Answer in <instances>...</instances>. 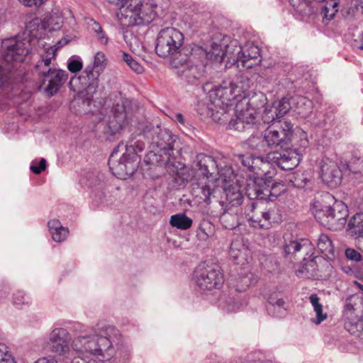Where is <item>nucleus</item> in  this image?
<instances>
[{
    "mask_svg": "<svg viewBox=\"0 0 363 363\" xmlns=\"http://www.w3.org/2000/svg\"><path fill=\"white\" fill-rule=\"evenodd\" d=\"M121 340L116 327L100 323L82 331L72 340L67 330L55 328L49 333L45 347L55 357L62 358H68L72 350L79 354L95 356L104 363H127L130 351L121 345Z\"/></svg>",
    "mask_w": 363,
    "mask_h": 363,
    "instance_id": "f257e3e1",
    "label": "nucleus"
},
{
    "mask_svg": "<svg viewBox=\"0 0 363 363\" xmlns=\"http://www.w3.org/2000/svg\"><path fill=\"white\" fill-rule=\"evenodd\" d=\"M146 137L151 135L150 150L146 154L145 162L151 165H164L169 174L175 176L174 182H187L190 173L188 167L178 161H172V154L177 136L166 128L160 125L144 130Z\"/></svg>",
    "mask_w": 363,
    "mask_h": 363,
    "instance_id": "f03ea898",
    "label": "nucleus"
},
{
    "mask_svg": "<svg viewBox=\"0 0 363 363\" xmlns=\"http://www.w3.org/2000/svg\"><path fill=\"white\" fill-rule=\"evenodd\" d=\"M228 42V38L225 37L218 40L214 39L209 51L199 46L192 48L191 50H185L180 54L181 57H179V60H184L187 58L188 54H190L191 65L187 69L179 70V75L185 79L188 83L194 84L205 73L207 59L219 63L227 61L234 64L235 60L234 57L235 46L238 42L233 40L230 44Z\"/></svg>",
    "mask_w": 363,
    "mask_h": 363,
    "instance_id": "7ed1b4c3",
    "label": "nucleus"
},
{
    "mask_svg": "<svg viewBox=\"0 0 363 363\" xmlns=\"http://www.w3.org/2000/svg\"><path fill=\"white\" fill-rule=\"evenodd\" d=\"M248 87V80L241 78L238 84H231L227 81L211 89L209 97L199 101L196 106L198 113L203 118H211L215 122L223 123L228 119V112L233 105L236 91Z\"/></svg>",
    "mask_w": 363,
    "mask_h": 363,
    "instance_id": "20e7f679",
    "label": "nucleus"
},
{
    "mask_svg": "<svg viewBox=\"0 0 363 363\" xmlns=\"http://www.w3.org/2000/svg\"><path fill=\"white\" fill-rule=\"evenodd\" d=\"M184 43V35L182 32L173 27H167L162 29L157 38L155 52L161 57L171 56L170 64L172 67L177 69V74L181 69H187L189 67L190 54L187 58L182 61L179 60L180 54L185 50H191L192 48H182Z\"/></svg>",
    "mask_w": 363,
    "mask_h": 363,
    "instance_id": "39448f33",
    "label": "nucleus"
},
{
    "mask_svg": "<svg viewBox=\"0 0 363 363\" xmlns=\"http://www.w3.org/2000/svg\"><path fill=\"white\" fill-rule=\"evenodd\" d=\"M145 145L140 140L133 144H118L112 151L108 166L111 173L118 179L125 180L131 176L138 167V157L137 152H142Z\"/></svg>",
    "mask_w": 363,
    "mask_h": 363,
    "instance_id": "423d86ee",
    "label": "nucleus"
},
{
    "mask_svg": "<svg viewBox=\"0 0 363 363\" xmlns=\"http://www.w3.org/2000/svg\"><path fill=\"white\" fill-rule=\"evenodd\" d=\"M40 26L43 27L40 21L33 19L27 23L23 35H18L4 41L6 48L4 59L8 62H23L31 52V42L37 38Z\"/></svg>",
    "mask_w": 363,
    "mask_h": 363,
    "instance_id": "0eeeda50",
    "label": "nucleus"
},
{
    "mask_svg": "<svg viewBox=\"0 0 363 363\" xmlns=\"http://www.w3.org/2000/svg\"><path fill=\"white\" fill-rule=\"evenodd\" d=\"M219 165L215 157L204 153L198 154L194 160L196 175L192 177V171L188 168L190 176L187 182H192L194 177L206 179L209 182H232L234 179L232 167L219 169Z\"/></svg>",
    "mask_w": 363,
    "mask_h": 363,
    "instance_id": "6e6552de",
    "label": "nucleus"
},
{
    "mask_svg": "<svg viewBox=\"0 0 363 363\" xmlns=\"http://www.w3.org/2000/svg\"><path fill=\"white\" fill-rule=\"evenodd\" d=\"M157 7L155 0H128L121 13V23L126 26L147 25L155 18Z\"/></svg>",
    "mask_w": 363,
    "mask_h": 363,
    "instance_id": "1a4fd4ad",
    "label": "nucleus"
},
{
    "mask_svg": "<svg viewBox=\"0 0 363 363\" xmlns=\"http://www.w3.org/2000/svg\"><path fill=\"white\" fill-rule=\"evenodd\" d=\"M314 216L323 225L332 230H342L347 222L348 210L347 206L341 201H335L333 206H325L318 208L315 206Z\"/></svg>",
    "mask_w": 363,
    "mask_h": 363,
    "instance_id": "9d476101",
    "label": "nucleus"
},
{
    "mask_svg": "<svg viewBox=\"0 0 363 363\" xmlns=\"http://www.w3.org/2000/svg\"><path fill=\"white\" fill-rule=\"evenodd\" d=\"M193 279L201 290L219 289L224 283V275L216 265H199L194 272Z\"/></svg>",
    "mask_w": 363,
    "mask_h": 363,
    "instance_id": "9b49d317",
    "label": "nucleus"
},
{
    "mask_svg": "<svg viewBox=\"0 0 363 363\" xmlns=\"http://www.w3.org/2000/svg\"><path fill=\"white\" fill-rule=\"evenodd\" d=\"M362 298L358 295L348 297L345 301L344 315L347 319L345 328L352 335L363 339V320H356L362 312Z\"/></svg>",
    "mask_w": 363,
    "mask_h": 363,
    "instance_id": "f8f14e48",
    "label": "nucleus"
},
{
    "mask_svg": "<svg viewBox=\"0 0 363 363\" xmlns=\"http://www.w3.org/2000/svg\"><path fill=\"white\" fill-rule=\"evenodd\" d=\"M293 133L294 125L290 121H274L264 131L265 142L268 147L286 144L291 141Z\"/></svg>",
    "mask_w": 363,
    "mask_h": 363,
    "instance_id": "ddd939ff",
    "label": "nucleus"
},
{
    "mask_svg": "<svg viewBox=\"0 0 363 363\" xmlns=\"http://www.w3.org/2000/svg\"><path fill=\"white\" fill-rule=\"evenodd\" d=\"M235 62L237 67L251 69L261 62L260 49L253 43L248 42L244 46H235Z\"/></svg>",
    "mask_w": 363,
    "mask_h": 363,
    "instance_id": "4468645a",
    "label": "nucleus"
},
{
    "mask_svg": "<svg viewBox=\"0 0 363 363\" xmlns=\"http://www.w3.org/2000/svg\"><path fill=\"white\" fill-rule=\"evenodd\" d=\"M241 78H245L248 80V87L245 89H241L240 91H236L238 96L235 98L234 102L241 101L243 99H246L248 98V101L247 104L248 105V108H253L257 112V110L262 108H265V107L268 105L267 103V99L264 93L259 91L255 92L251 90L252 82L251 80L246 76L240 75L238 76L235 81L228 82L229 84H238L240 81Z\"/></svg>",
    "mask_w": 363,
    "mask_h": 363,
    "instance_id": "2eb2a0df",
    "label": "nucleus"
},
{
    "mask_svg": "<svg viewBox=\"0 0 363 363\" xmlns=\"http://www.w3.org/2000/svg\"><path fill=\"white\" fill-rule=\"evenodd\" d=\"M261 123L258 113L253 108L242 109L236 115V118L229 122L230 129L238 131L252 130L254 132L259 128Z\"/></svg>",
    "mask_w": 363,
    "mask_h": 363,
    "instance_id": "dca6fc26",
    "label": "nucleus"
},
{
    "mask_svg": "<svg viewBox=\"0 0 363 363\" xmlns=\"http://www.w3.org/2000/svg\"><path fill=\"white\" fill-rule=\"evenodd\" d=\"M40 77L43 84L48 82L45 86V92L52 96L60 90L68 78L66 71L57 69L52 67H47L46 69L40 70Z\"/></svg>",
    "mask_w": 363,
    "mask_h": 363,
    "instance_id": "f3484780",
    "label": "nucleus"
},
{
    "mask_svg": "<svg viewBox=\"0 0 363 363\" xmlns=\"http://www.w3.org/2000/svg\"><path fill=\"white\" fill-rule=\"evenodd\" d=\"M245 214L253 228H269L271 225V211L262 210L257 203L252 201L245 208Z\"/></svg>",
    "mask_w": 363,
    "mask_h": 363,
    "instance_id": "a211bd4d",
    "label": "nucleus"
},
{
    "mask_svg": "<svg viewBox=\"0 0 363 363\" xmlns=\"http://www.w3.org/2000/svg\"><path fill=\"white\" fill-rule=\"evenodd\" d=\"M290 100L282 98L280 101L267 105L263 110L262 120L264 123H269L276 119L283 117L291 109Z\"/></svg>",
    "mask_w": 363,
    "mask_h": 363,
    "instance_id": "6ab92c4d",
    "label": "nucleus"
},
{
    "mask_svg": "<svg viewBox=\"0 0 363 363\" xmlns=\"http://www.w3.org/2000/svg\"><path fill=\"white\" fill-rule=\"evenodd\" d=\"M272 155V160L284 170L294 169L301 161V156L296 150H284L275 152Z\"/></svg>",
    "mask_w": 363,
    "mask_h": 363,
    "instance_id": "aec40b11",
    "label": "nucleus"
},
{
    "mask_svg": "<svg viewBox=\"0 0 363 363\" xmlns=\"http://www.w3.org/2000/svg\"><path fill=\"white\" fill-rule=\"evenodd\" d=\"M99 71L94 69V67H86L82 74L76 79L83 89L90 93H96L99 87Z\"/></svg>",
    "mask_w": 363,
    "mask_h": 363,
    "instance_id": "412c9836",
    "label": "nucleus"
},
{
    "mask_svg": "<svg viewBox=\"0 0 363 363\" xmlns=\"http://www.w3.org/2000/svg\"><path fill=\"white\" fill-rule=\"evenodd\" d=\"M267 183H247L245 187L246 194L250 199H264L269 196H275L272 191L276 189L278 184L283 183H272V185L267 186Z\"/></svg>",
    "mask_w": 363,
    "mask_h": 363,
    "instance_id": "4be33fe9",
    "label": "nucleus"
},
{
    "mask_svg": "<svg viewBox=\"0 0 363 363\" xmlns=\"http://www.w3.org/2000/svg\"><path fill=\"white\" fill-rule=\"evenodd\" d=\"M267 310L269 314L275 317H282L286 314V304L279 292H273L267 298Z\"/></svg>",
    "mask_w": 363,
    "mask_h": 363,
    "instance_id": "5701e85b",
    "label": "nucleus"
},
{
    "mask_svg": "<svg viewBox=\"0 0 363 363\" xmlns=\"http://www.w3.org/2000/svg\"><path fill=\"white\" fill-rule=\"evenodd\" d=\"M94 93H90L83 89H79L71 103V108L77 113H85L90 111V106L93 100Z\"/></svg>",
    "mask_w": 363,
    "mask_h": 363,
    "instance_id": "b1692460",
    "label": "nucleus"
},
{
    "mask_svg": "<svg viewBox=\"0 0 363 363\" xmlns=\"http://www.w3.org/2000/svg\"><path fill=\"white\" fill-rule=\"evenodd\" d=\"M223 193L226 201L232 206H240L243 199L240 183H225Z\"/></svg>",
    "mask_w": 363,
    "mask_h": 363,
    "instance_id": "393cba45",
    "label": "nucleus"
},
{
    "mask_svg": "<svg viewBox=\"0 0 363 363\" xmlns=\"http://www.w3.org/2000/svg\"><path fill=\"white\" fill-rule=\"evenodd\" d=\"M311 249V242L307 239H296L284 245L286 257H296L301 252H307Z\"/></svg>",
    "mask_w": 363,
    "mask_h": 363,
    "instance_id": "a878e982",
    "label": "nucleus"
},
{
    "mask_svg": "<svg viewBox=\"0 0 363 363\" xmlns=\"http://www.w3.org/2000/svg\"><path fill=\"white\" fill-rule=\"evenodd\" d=\"M48 228L52 240L57 242L65 241L69 233V229L63 227L58 219L50 220Z\"/></svg>",
    "mask_w": 363,
    "mask_h": 363,
    "instance_id": "bb28decb",
    "label": "nucleus"
},
{
    "mask_svg": "<svg viewBox=\"0 0 363 363\" xmlns=\"http://www.w3.org/2000/svg\"><path fill=\"white\" fill-rule=\"evenodd\" d=\"M113 118L109 122V128L113 131H118L127 123V113L123 104H116L113 108Z\"/></svg>",
    "mask_w": 363,
    "mask_h": 363,
    "instance_id": "cd10ccee",
    "label": "nucleus"
},
{
    "mask_svg": "<svg viewBox=\"0 0 363 363\" xmlns=\"http://www.w3.org/2000/svg\"><path fill=\"white\" fill-rule=\"evenodd\" d=\"M318 10L320 11L323 22L327 24L330 21L337 12L338 2L337 0H327L320 3Z\"/></svg>",
    "mask_w": 363,
    "mask_h": 363,
    "instance_id": "c85d7f7f",
    "label": "nucleus"
},
{
    "mask_svg": "<svg viewBox=\"0 0 363 363\" xmlns=\"http://www.w3.org/2000/svg\"><path fill=\"white\" fill-rule=\"evenodd\" d=\"M320 177L322 182H339L342 179V172L333 163L330 166L322 165Z\"/></svg>",
    "mask_w": 363,
    "mask_h": 363,
    "instance_id": "c756f323",
    "label": "nucleus"
},
{
    "mask_svg": "<svg viewBox=\"0 0 363 363\" xmlns=\"http://www.w3.org/2000/svg\"><path fill=\"white\" fill-rule=\"evenodd\" d=\"M219 307L226 313H235L241 309L242 303L238 297L228 296L221 298Z\"/></svg>",
    "mask_w": 363,
    "mask_h": 363,
    "instance_id": "7c9ffc66",
    "label": "nucleus"
},
{
    "mask_svg": "<svg viewBox=\"0 0 363 363\" xmlns=\"http://www.w3.org/2000/svg\"><path fill=\"white\" fill-rule=\"evenodd\" d=\"M293 8L303 17H310L318 11V5L311 0H303Z\"/></svg>",
    "mask_w": 363,
    "mask_h": 363,
    "instance_id": "2f4dec72",
    "label": "nucleus"
},
{
    "mask_svg": "<svg viewBox=\"0 0 363 363\" xmlns=\"http://www.w3.org/2000/svg\"><path fill=\"white\" fill-rule=\"evenodd\" d=\"M215 233V226L208 220L201 221L199 228L196 231V237L199 240L206 241L209 238L213 236Z\"/></svg>",
    "mask_w": 363,
    "mask_h": 363,
    "instance_id": "473e14b6",
    "label": "nucleus"
},
{
    "mask_svg": "<svg viewBox=\"0 0 363 363\" xmlns=\"http://www.w3.org/2000/svg\"><path fill=\"white\" fill-rule=\"evenodd\" d=\"M347 227L351 234L363 239V213L355 214L350 220Z\"/></svg>",
    "mask_w": 363,
    "mask_h": 363,
    "instance_id": "72a5a7b5",
    "label": "nucleus"
},
{
    "mask_svg": "<svg viewBox=\"0 0 363 363\" xmlns=\"http://www.w3.org/2000/svg\"><path fill=\"white\" fill-rule=\"evenodd\" d=\"M170 225L181 230H187L192 225V220L187 217L185 213H178L171 216Z\"/></svg>",
    "mask_w": 363,
    "mask_h": 363,
    "instance_id": "f704fd0d",
    "label": "nucleus"
},
{
    "mask_svg": "<svg viewBox=\"0 0 363 363\" xmlns=\"http://www.w3.org/2000/svg\"><path fill=\"white\" fill-rule=\"evenodd\" d=\"M309 301L316 314V318L313 320L315 324H320L327 318V314L323 313V306L320 303V298L316 294H313L309 296Z\"/></svg>",
    "mask_w": 363,
    "mask_h": 363,
    "instance_id": "c9c22d12",
    "label": "nucleus"
},
{
    "mask_svg": "<svg viewBox=\"0 0 363 363\" xmlns=\"http://www.w3.org/2000/svg\"><path fill=\"white\" fill-rule=\"evenodd\" d=\"M11 302L16 308L23 309L30 306L31 299L23 291L18 290L13 294Z\"/></svg>",
    "mask_w": 363,
    "mask_h": 363,
    "instance_id": "e433bc0d",
    "label": "nucleus"
},
{
    "mask_svg": "<svg viewBox=\"0 0 363 363\" xmlns=\"http://www.w3.org/2000/svg\"><path fill=\"white\" fill-rule=\"evenodd\" d=\"M245 145L252 150L258 151H266L268 147L265 142L264 135H252L245 143Z\"/></svg>",
    "mask_w": 363,
    "mask_h": 363,
    "instance_id": "4c0bfd02",
    "label": "nucleus"
},
{
    "mask_svg": "<svg viewBox=\"0 0 363 363\" xmlns=\"http://www.w3.org/2000/svg\"><path fill=\"white\" fill-rule=\"evenodd\" d=\"M55 46H57V48L50 47L48 48L45 57L38 62L36 68L38 70L40 74V70L46 69L47 67H51V61L55 57L56 50L61 46V42L59 41Z\"/></svg>",
    "mask_w": 363,
    "mask_h": 363,
    "instance_id": "58836bf2",
    "label": "nucleus"
},
{
    "mask_svg": "<svg viewBox=\"0 0 363 363\" xmlns=\"http://www.w3.org/2000/svg\"><path fill=\"white\" fill-rule=\"evenodd\" d=\"M318 249L325 255L333 254L334 248L330 238L325 234H320L317 241Z\"/></svg>",
    "mask_w": 363,
    "mask_h": 363,
    "instance_id": "ea45409f",
    "label": "nucleus"
},
{
    "mask_svg": "<svg viewBox=\"0 0 363 363\" xmlns=\"http://www.w3.org/2000/svg\"><path fill=\"white\" fill-rule=\"evenodd\" d=\"M220 220L225 229L233 230L238 226L237 216L230 213L222 214Z\"/></svg>",
    "mask_w": 363,
    "mask_h": 363,
    "instance_id": "a19ab883",
    "label": "nucleus"
},
{
    "mask_svg": "<svg viewBox=\"0 0 363 363\" xmlns=\"http://www.w3.org/2000/svg\"><path fill=\"white\" fill-rule=\"evenodd\" d=\"M0 363H16L15 358L8 347L0 342Z\"/></svg>",
    "mask_w": 363,
    "mask_h": 363,
    "instance_id": "79ce46f5",
    "label": "nucleus"
},
{
    "mask_svg": "<svg viewBox=\"0 0 363 363\" xmlns=\"http://www.w3.org/2000/svg\"><path fill=\"white\" fill-rule=\"evenodd\" d=\"M123 60L135 72L140 74L143 72V67L133 57L126 52H123Z\"/></svg>",
    "mask_w": 363,
    "mask_h": 363,
    "instance_id": "37998d69",
    "label": "nucleus"
},
{
    "mask_svg": "<svg viewBox=\"0 0 363 363\" xmlns=\"http://www.w3.org/2000/svg\"><path fill=\"white\" fill-rule=\"evenodd\" d=\"M240 245L238 242H233L231 243L229 254L230 257L233 259L235 262H236L237 264H240V259L241 258H244L243 255L244 253L242 250L238 248V246Z\"/></svg>",
    "mask_w": 363,
    "mask_h": 363,
    "instance_id": "c03bdc74",
    "label": "nucleus"
},
{
    "mask_svg": "<svg viewBox=\"0 0 363 363\" xmlns=\"http://www.w3.org/2000/svg\"><path fill=\"white\" fill-rule=\"evenodd\" d=\"M62 18L57 14L52 15L48 19V28L50 31L58 30L62 24Z\"/></svg>",
    "mask_w": 363,
    "mask_h": 363,
    "instance_id": "a18cd8bd",
    "label": "nucleus"
},
{
    "mask_svg": "<svg viewBox=\"0 0 363 363\" xmlns=\"http://www.w3.org/2000/svg\"><path fill=\"white\" fill-rule=\"evenodd\" d=\"M106 57L103 52H99L94 56V62L87 67H94V69L99 71L101 73L105 67Z\"/></svg>",
    "mask_w": 363,
    "mask_h": 363,
    "instance_id": "49530a36",
    "label": "nucleus"
},
{
    "mask_svg": "<svg viewBox=\"0 0 363 363\" xmlns=\"http://www.w3.org/2000/svg\"><path fill=\"white\" fill-rule=\"evenodd\" d=\"M47 166L46 160L41 158L40 160H33L30 164V169L35 174H40L45 169Z\"/></svg>",
    "mask_w": 363,
    "mask_h": 363,
    "instance_id": "de8ad7c7",
    "label": "nucleus"
},
{
    "mask_svg": "<svg viewBox=\"0 0 363 363\" xmlns=\"http://www.w3.org/2000/svg\"><path fill=\"white\" fill-rule=\"evenodd\" d=\"M92 29L96 33V37H97L98 40L100 41V43L104 45L107 44L108 40V37L103 32L101 26L98 23H96V22L94 23Z\"/></svg>",
    "mask_w": 363,
    "mask_h": 363,
    "instance_id": "09e8293b",
    "label": "nucleus"
},
{
    "mask_svg": "<svg viewBox=\"0 0 363 363\" xmlns=\"http://www.w3.org/2000/svg\"><path fill=\"white\" fill-rule=\"evenodd\" d=\"M83 67L82 62L78 60H70L68 62L67 68L72 72L76 73L79 72Z\"/></svg>",
    "mask_w": 363,
    "mask_h": 363,
    "instance_id": "8fccbe9b",
    "label": "nucleus"
},
{
    "mask_svg": "<svg viewBox=\"0 0 363 363\" xmlns=\"http://www.w3.org/2000/svg\"><path fill=\"white\" fill-rule=\"evenodd\" d=\"M345 256L347 259L354 262H359L362 259L361 254L356 250L352 248H348L345 250Z\"/></svg>",
    "mask_w": 363,
    "mask_h": 363,
    "instance_id": "3c124183",
    "label": "nucleus"
},
{
    "mask_svg": "<svg viewBox=\"0 0 363 363\" xmlns=\"http://www.w3.org/2000/svg\"><path fill=\"white\" fill-rule=\"evenodd\" d=\"M203 185L201 186V194L204 196V200L207 201L210 199L211 195L214 191V189L206 183H201Z\"/></svg>",
    "mask_w": 363,
    "mask_h": 363,
    "instance_id": "603ef678",
    "label": "nucleus"
},
{
    "mask_svg": "<svg viewBox=\"0 0 363 363\" xmlns=\"http://www.w3.org/2000/svg\"><path fill=\"white\" fill-rule=\"evenodd\" d=\"M21 4L27 7L37 6L39 7L44 4L48 0H18Z\"/></svg>",
    "mask_w": 363,
    "mask_h": 363,
    "instance_id": "864d4df0",
    "label": "nucleus"
},
{
    "mask_svg": "<svg viewBox=\"0 0 363 363\" xmlns=\"http://www.w3.org/2000/svg\"><path fill=\"white\" fill-rule=\"evenodd\" d=\"M10 290V286L8 284L0 285V302H3L6 299Z\"/></svg>",
    "mask_w": 363,
    "mask_h": 363,
    "instance_id": "5fc2aeb1",
    "label": "nucleus"
},
{
    "mask_svg": "<svg viewBox=\"0 0 363 363\" xmlns=\"http://www.w3.org/2000/svg\"><path fill=\"white\" fill-rule=\"evenodd\" d=\"M320 258L318 257V256H314L313 255H311L308 258L307 257H303V264L306 266V268L308 269L307 267L308 266H311V267H313V263H316L317 262V259H320Z\"/></svg>",
    "mask_w": 363,
    "mask_h": 363,
    "instance_id": "6e6d98bb",
    "label": "nucleus"
},
{
    "mask_svg": "<svg viewBox=\"0 0 363 363\" xmlns=\"http://www.w3.org/2000/svg\"><path fill=\"white\" fill-rule=\"evenodd\" d=\"M9 81V76L3 67L0 65V87L4 86Z\"/></svg>",
    "mask_w": 363,
    "mask_h": 363,
    "instance_id": "4d7b16f0",
    "label": "nucleus"
},
{
    "mask_svg": "<svg viewBox=\"0 0 363 363\" xmlns=\"http://www.w3.org/2000/svg\"><path fill=\"white\" fill-rule=\"evenodd\" d=\"M96 174H98V172H86V171H84L83 174H82V179H86V180H94L95 179V177H97L98 180H101V179L99 177V175L96 176Z\"/></svg>",
    "mask_w": 363,
    "mask_h": 363,
    "instance_id": "13d9d810",
    "label": "nucleus"
},
{
    "mask_svg": "<svg viewBox=\"0 0 363 363\" xmlns=\"http://www.w3.org/2000/svg\"><path fill=\"white\" fill-rule=\"evenodd\" d=\"M238 160L244 167L250 168L252 167V160L250 156L239 155Z\"/></svg>",
    "mask_w": 363,
    "mask_h": 363,
    "instance_id": "bf43d9fd",
    "label": "nucleus"
},
{
    "mask_svg": "<svg viewBox=\"0 0 363 363\" xmlns=\"http://www.w3.org/2000/svg\"><path fill=\"white\" fill-rule=\"evenodd\" d=\"M108 3L116 5L120 9H125L128 5V0H107Z\"/></svg>",
    "mask_w": 363,
    "mask_h": 363,
    "instance_id": "052dcab7",
    "label": "nucleus"
},
{
    "mask_svg": "<svg viewBox=\"0 0 363 363\" xmlns=\"http://www.w3.org/2000/svg\"><path fill=\"white\" fill-rule=\"evenodd\" d=\"M33 363H58V362L54 357H43L38 359Z\"/></svg>",
    "mask_w": 363,
    "mask_h": 363,
    "instance_id": "680f3d73",
    "label": "nucleus"
},
{
    "mask_svg": "<svg viewBox=\"0 0 363 363\" xmlns=\"http://www.w3.org/2000/svg\"><path fill=\"white\" fill-rule=\"evenodd\" d=\"M300 141H301V147L306 148L308 145V140L307 139V134L304 131H301L300 133Z\"/></svg>",
    "mask_w": 363,
    "mask_h": 363,
    "instance_id": "e2e57ef3",
    "label": "nucleus"
},
{
    "mask_svg": "<svg viewBox=\"0 0 363 363\" xmlns=\"http://www.w3.org/2000/svg\"><path fill=\"white\" fill-rule=\"evenodd\" d=\"M297 104H303L307 106L309 108L311 106V101L306 99L305 97L299 96L296 99Z\"/></svg>",
    "mask_w": 363,
    "mask_h": 363,
    "instance_id": "0e129e2a",
    "label": "nucleus"
},
{
    "mask_svg": "<svg viewBox=\"0 0 363 363\" xmlns=\"http://www.w3.org/2000/svg\"><path fill=\"white\" fill-rule=\"evenodd\" d=\"M71 363H96L95 360H89L86 361V359L81 358V357H74Z\"/></svg>",
    "mask_w": 363,
    "mask_h": 363,
    "instance_id": "69168bd1",
    "label": "nucleus"
},
{
    "mask_svg": "<svg viewBox=\"0 0 363 363\" xmlns=\"http://www.w3.org/2000/svg\"><path fill=\"white\" fill-rule=\"evenodd\" d=\"M176 120L179 122L180 123L182 124H184V116L181 113H177L176 115Z\"/></svg>",
    "mask_w": 363,
    "mask_h": 363,
    "instance_id": "338daca9",
    "label": "nucleus"
},
{
    "mask_svg": "<svg viewBox=\"0 0 363 363\" xmlns=\"http://www.w3.org/2000/svg\"><path fill=\"white\" fill-rule=\"evenodd\" d=\"M242 281L245 282L246 286H248L251 284V281L247 277L242 278Z\"/></svg>",
    "mask_w": 363,
    "mask_h": 363,
    "instance_id": "774afa93",
    "label": "nucleus"
}]
</instances>
